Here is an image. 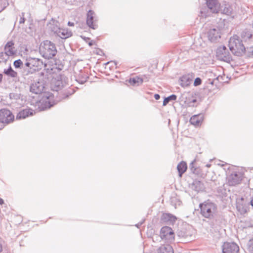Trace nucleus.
<instances>
[{
    "label": "nucleus",
    "instance_id": "4c0bfd02",
    "mask_svg": "<svg viewBox=\"0 0 253 253\" xmlns=\"http://www.w3.org/2000/svg\"><path fill=\"white\" fill-rule=\"evenodd\" d=\"M3 128V126L2 125H0V130H1Z\"/></svg>",
    "mask_w": 253,
    "mask_h": 253
},
{
    "label": "nucleus",
    "instance_id": "f8f14e48",
    "mask_svg": "<svg viewBox=\"0 0 253 253\" xmlns=\"http://www.w3.org/2000/svg\"><path fill=\"white\" fill-rule=\"evenodd\" d=\"M63 86L62 78L60 75H57L52 79L51 81V87L52 90L58 91Z\"/></svg>",
    "mask_w": 253,
    "mask_h": 253
},
{
    "label": "nucleus",
    "instance_id": "9d476101",
    "mask_svg": "<svg viewBox=\"0 0 253 253\" xmlns=\"http://www.w3.org/2000/svg\"><path fill=\"white\" fill-rule=\"evenodd\" d=\"M239 246L234 243H224L222 246V253H238Z\"/></svg>",
    "mask_w": 253,
    "mask_h": 253
},
{
    "label": "nucleus",
    "instance_id": "1a4fd4ad",
    "mask_svg": "<svg viewBox=\"0 0 253 253\" xmlns=\"http://www.w3.org/2000/svg\"><path fill=\"white\" fill-rule=\"evenodd\" d=\"M217 57L221 60H229L231 58L230 54L225 46L219 47L216 50Z\"/></svg>",
    "mask_w": 253,
    "mask_h": 253
},
{
    "label": "nucleus",
    "instance_id": "423d86ee",
    "mask_svg": "<svg viewBox=\"0 0 253 253\" xmlns=\"http://www.w3.org/2000/svg\"><path fill=\"white\" fill-rule=\"evenodd\" d=\"M14 120V115L12 112L7 109L0 110V122L8 125L12 123Z\"/></svg>",
    "mask_w": 253,
    "mask_h": 253
},
{
    "label": "nucleus",
    "instance_id": "c9c22d12",
    "mask_svg": "<svg viewBox=\"0 0 253 253\" xmlns=\"http://www.w3.org/2000/svg\"><path fill=\"white\" fill-rule=\"evenodd\" d=\"M2 74H0V83L2 82Z\"/></svg>",
    "mask_w": 253,
    "mask_h": 253
},
{
    "label": "nucleus",
    "instance_id": "20e7f679",
    "mask_svg": "<svg viewBox=\"0 0 253 253\" xmlns=\"http://www.w3.org/2000/svg\"><path fill=\"white\" fill-rule=\"evenodd\" d=\"M244 175V172L240 168L236 169L227 177V183L229 186H235L242 182Z\"/></svg>",
    "mask_w": 253,
    "mask_h": 253
},
{
    "label": "nucleus",
    "instance_id": "c85d7f7f",
    "mask_svg": "<svg viewBox=\"0 0 253 253\" xmlns=\"http://www.w3.org/2000/svg\"><path fill=\"white\" fill-rule=\"evenodd\" d=\"M201 84H202V80L200 78H197L195 79L194 82V86H196L199 85Z\"/></svg>",
    "mask_w": 253,
    "mask_h": 253
},
{
    "label": "nucleus",
    "instance_id": "4be33fe9",
    "mask_svg": "<svg viewBox=\"0 0 253 253\" xmlns=\"http://www.w3.org/2000/svg\"><path fill=\"white\" fill-rule=\"evenodd\" d=\"M187 166L186 163L184 161H181L179 163L177 166V169L179 173L180 177L182 176L183 173H184L187 170Z\"/></svg>",
    "mask_w": 253,
    "mask_h": 253
},
{
    "label": "nucleus",
    "instance_id": "473e14b6",
    "mask_svg": "<svg viewBox=\"0 0 253 253\" xmlns=\"http://www.w3.org/2000/svg\"><path fill=\"white\" fill-rule=\"evenodd\" d=\"M154 98H155V99L156 100H158V99H160V95H159L158 94H155V95H154Z\"/></svg>",
    "mask_w": 253,
    "mask_h": 253
},
{
    "label": "nucleus",
    "instance_id": "2f4dec72",
    "mask_svg": "<svg viewBox=\"0 0 253 253\" xmlns=\"http://www.w3.org/2000/svg\"><path fill=\"white\" fill-rule=\"evenodd\" d=\"M170 100H169V99L167 97L166 98H165L164 101H163V105L164 106H166L168 103L169 102V101Z\"/></svg>",
    "mask_w": 253,
    "mask_h": 253
},
{
    "label": "nucleus",
    "instance_id": "cd10ccee",
    "mask_svg": "<svg viewBox=\"0 0 253 253\" xmlns=\"http://www.w3.org/2000/svg\"><path fill=\"white\" fill-rule=\"evenodd\" d=\"M22 65L23 62L21 59L16 60L13 63V65L15 68H20Z\"/></svg>",
    "mask_w": 253,
    "mask_h": 253
},
{
    "label": "nucleus",
    "instance_id": "39448f33",
    "mask_svg": "<svg viewBox=\"0 0 253 253\" xmlns=\"http://www.w3.org/2000/svg\"><path fill=\"white\" fill-rule=\"evenodd\" d=\"M55 104L54 95L50 92H45L41 101V107L42 109L50 108Z\"/></svg>",
    "mask_w": 253,
    "mask_h": 253
},
{
    "label": "nucleus",
    "instance_id": "a19ab883",
    "mask_svg": "<svg viewBox=\"0 0 253 253\" xmlns=\"http://www.w3.org/2000/svg\"><path fill=\"white\" fill-rule=\"evenodd\" d=\"M99 52L100 53H101L102 52V51L100 49H99Z\"/></svg>",
    "mask_w": 253,
    "mask_h": 253
},
{
    "label": "nucleus",
    "instance_id": "f3484780",
    "mask_svg": "<svg viewBox=\"0 0 253 253\" xmlns=\"http://www.w3.org/2000/svg\"><path fill=\"white\" fill-rule=\"evenodd\" d=\"M221 32L219 29H213L209 33V38L211 41H214L221 37Z\"/></svg>",
    "mask_w": 253,
    "mask_h": 253
},
{
    "label": "nucleus",
    "instance_id": "a211bd4d",
    "mask_svg": "<svg viewBox=\"0 0 253 253\" xmlns=\"http://www.w3.org/2000/svg\"><path fill=\"white\" fill-rule=\"evenodd\" d=\"M207 5L213 12L217 13L220 9V4L217 0H209L207 1Z\"/></svg>",
    "mask_w": 253,
    "mask_h": 253
},
{
    "label": "nucleus",
    "instance_id": "412c9836",
    "mask_svg": "<svg viewBox=\"0 0 253 253\" xmlns=\"http://www.w3.org/2000/svg\"><path fill=\"white\" fill-rule=\"evenodd\" d=\"M58 35L62 39H67L72 36V33L68 29H62L59 31Z\"/></svg>",
    "mask_w": 253,
    "mask_h": 253
},
{
    "label": "nucleus",
    "instance_id": "aec40b11",
    "mask_svg": "<svg viewBox=\"0 0 253 253\" xmlns=\"http://www.w3.org/2000/svg\"><path fill=\"white\" fill-rule=\"evenodd\" d=\"M161 218L164 222H169L172 223L175 222L177 219L175 216L168 213H163Z\"/></svg>",
    "mask_w": 253,
    "mask_h": 253
},
{
    "label": "nucleus",
    "instance_id": "f257e3e1",
    "mask_svg": "<svg viewBox=\"0 0 253 253\" xmlns=\"http://www.w3.org/2000/svg\"><path fill=\"white\" fill-rule=\"evenodd\" d=\"M228 46L230 51L236 56H241L246 52V48L242 41L236 35L230 38Z\"/></svg>",
    "mask_w": 253,
    "mask_h": 253
},
{
    "label": "nucleus",
    "instance_id": "c756f323",
    "mask_svg": "<svg viewBox=\"0 0 253 253\" xmlns=\"http://www.w3.org/2000/svg\"><path fill=\"white\" fill-rule=\"evenodd\" d=\"M25 21V19L24 18V14H22V15L20 17V20H19V23L20 24H24Z\"/></svg>",
    "mask_w": 253,
    "mask_h": 253
},
{
    "label": "nucleus",
    "instance_id": "ddd939ff",
    "mask_svg": "<svg viewBox=\"0 0 253 253\" xmlns=\"http://www.w3.org/2000/svg\"><path fill=\"white\" fill-rule=\"evenodd\" d=\"M236 207L237 210L241 214L247 213L249 211V208L243 197L237 199Z\"/></svg>",
    "mask_w": 253,
    "mask_h": 253
},
{
    "label": "nucleus",
    "instance_id": "4468645a",
    "mask_svg": "<svg viewBox=\"0 0 253 253\" xmlns=\"http://www.w3.org/2000/svg\"><path fill=\"white\" fill-rule=\"evenodd\" d=\"M14 42L13 41L8 42L4 46V52L7 56H13L16 53V50L14 46Z\"/></svg>",
    "mask_w": 253,
    "mask_h": 253
},
{
    "label": "nucleus",
    "instance_id": "f704fd0d",
    "mask_svg": "<svg viewBox=\"0 0 253 253\" xmlns=\"http://www.w3.org/2000/svg\"><path fill=\"white\" fill-rule=\"evenodd\" d=\"M4 203V201L2 199H0V204L2 205Z\"/></svg>",
    "mask_w": 253,
    "mask_h": 253
},
{
    "label": "nucleus",
    "instance_id": "7c9ffc66",
    "mask_svg": "<svg viewBox=\"0 0 253 253\" xmlns=\"http://www.w3.org/2000/svg\"><path fill=\"white\" fill-rule=\"evenodd\" d=\"M169 100H175L176 99V96L175 95H171L168 97Z\"/></svg>",
    "mask_w": 253,
    "mask_h": 253
},
{
    "label": "nucleus",
    "instance_id": "ea45409f",
    "mask_svg": "<svg viewBox=\"0 0 253 253\" xmlns=\"http://www.w3.org/2000/svg\"><path fill=\"white\" fill-rule=\"evenodd\" d=\"M97 54L101 55V53H100L99 50L98 51Z\"/></svg>",
    "mask_w": 253,
    "mask_h": 253
},
{
    "label": "nucleus",
    "instance_id": "a878e982",
    "mask_svg": "<svg viewBox=\"0 0 253 253\" xmlns=\"http://www.w3.org/2000/svg\"><path fill=\"white\" fill-rule=\"evenodd\" d=\"M252 34L249 31H244L241 34V37L244 40L250 39L252 38Z\"/></svg>",
    "mask_w": 253,
    "mask_h": 253
},
{
    "label": "nucleus",
    "instance_id": "5701e85b",
    "mask_svg": "<svg viewBox=\"0 0 253 253\" xmlns=\"http://www.w3.org/2000/svg\"><path fill=\"white\" fill-rule=\"evenodd\" d=\"M129 84L131 85H139L142 84L143 80L139 77H135L134 78H130L128 81Z\"/></svg>",
    "mask_w": 253,
    "mask_h": 253
},
{
    "label": "nucleus",
    "instance_id": "2eb2a0df",
    "mask_svg": "<svg viewBox=\"0 0 253 253\" xmlns=\"http://www.w3.org/2000/svg\"><path fill=\"white\" fill-rule=\"evenodd\" d=\"M204 119L203 114H200L193 116L190 120L191 124L195 126H200L202 125Z\"/></svg>",
    "mask_w": 253,
    "mask_h": 253
},
{
    "label": "nucleus",
    "instance_id": "6ab92c4d",
    "mask_svg": "<svg viewBox=\"0 0 253 253\" xmlns=\"http://www.w3.org/2000/svg\"><path fill=\"white\" fill-rule=\"evenodd\" d=\"M33 112L30 109H26L19 112L16 115L17 119H24L26 118L32 116Z\"/></svg>",
    "mask_w": 253,
    "mask_h": 253
},
{
    "label": "nucleus",
    "instance_id": "dca6fc26",
    "mask_svg": "<svg viewBox=\"0 0 253 253\" xmlns=\"http://www.w3.org/2000/svg\"><path fill=\"white\" fill-rule=\"evenodd\" d=\"M44 86L43 84L39 82L33 84L30 87V90L34 93L40 94L43 90Z\"/></svg>",
    "mask_w": 253,
    "mask_h": 253
},
{
    "label": "nucleus",
    "instance_id": "6e6552de",
    "mask_svg": "<svg viewBox=\"0 0 253 253\" xmlns=\"http://www.w3.org/2000/svg\"><path fill=\"white\" fill-rule=\"evenodd\" d=\"M97 18L94 12L91 10L88 11L86 17V24L89 28L95 29L97 27Z\"/></svg>",
    "mask_w": 253,
    "mask_h": 253
},
{
    "label": "nucleus",
    "instance_id": "7ed1b4c3",
    "mask_svg": "<svg viewBox=\"0 0 253 253\" xmlns=\"http://www.w3.org/2000/svg\"><path fill=\"white\" fill-rule=\"evenodd\" d=\"M200 213L201 215L206 218H211L217 211L216 205L208 200L200 204Z\"/></svg>",
    "mask_w": 253,
    "mask_h": 253
},
{
    "label": "nucleus",
    "instance_id": "393cba45",
    "mask_svg": "<svg viewBox=\"0 0 253 253\" xmlns=\"http://www.w3.org/2000/svg\"><path fill=\"white\" fill-rule=\"evenodd\" d=\"M192 80L187 76H183L180 79V85L182 87H187L190 85Z\"/></svg>",
    "mask_w": 253,
    "mask_h": 253
},
{
    "label": "nucleus",
    "instance_id": "58836bf2",
    "mask_svg": "<svg viewBox=\"0 0 253 253\" xmlns=\"http://www.w3.org/2000/svg\"><path fill=\"white\" fill-rule=\"evenodd\" d=\"M251 204L253 207V199L251 201Z\"/></svg>",
    "mask_w": 253,
    "mask_h": 253
},
{
    "label": "nucleus",
    "instance_id": "bb28decb",
    "mask_svg": "<svg viewBox=\"0 0 253 253\" xmlns=\"http://www.w3.org/2000/svg\"><path fill=\"white\" fill-rule=\"evenodd\" d=\"M4 73L8 76H10L12 77H15L17 75L16 72L14 71L11 67L6 70L4 71Z\"/></svg>",
    "mask_w": 253,
    "mask_h": 253
},
{
    "label": "nucleus",
    "instance_id": "b1692460",
    "mask_svg": "<svg viewBox=\"0 0 253 253\" xmlns=\"http://www.w3.org/2000/svg\"><path fill=\"white\" fill-rule=\"evenodd\" d=\"M159 253H173V250L169 245H162L159 249Z\"/></svg>",
    "mask_w": 253,
    "mask_h": 253
},
{
    "label": "nucleus",
    "instance_id": "37998d69",
    "mask_svg": "<svg viewBox=\"0 0 253 253\" xmlns=\"http://www.w3.org/2000/svg\"><path fill=\"white\" fill-rule=\"evenodd\" d=\"M196 162V160H194V162H193V163H194V162Z\"/></svg>",
    "mask_w": 253,
    "mask_h": 253
},
{
    "label": "nucleus",
    "instance_id": "9b49d317",
    "mask_svg": "<svg viewBox=\"0 0 253 253\" xmlns=\"http://www.w3.org/2000/svg\"><path fill=\"white\" fill-rule=\"evenodd\" d=\"M40 60L38 59H33L25 63V66L28 68V72L32 74L36 71H38L40 69L39 64Z\"/></svg>",
    "mask_w": 253,
    "mask_h": 253
},
{
    "label": "nucleus",
    "instance_id": "79ce46f5",
    "mask_svg": "<svg viewBox=\"0 0 253 253\" xmlns=\"http://www.w3.org/2000/svg\"><path fill=\"white\" fill-rule=\"evenodd\" d=\"M193 101L194 102H196V100H193Z\"/></svg>",
    "mask_w": 253,
    "mask_h": 253
},
{
    "label": "nucleus",
    "instance_id": "72a5a7b5",
    "mask_svg": "<svg viewBox=\"0 0 253 253\" xmlns=\"http://www.w3.org/2000/svg\"><path fill=\"white\" fill-rule=\"evenodd\" d=\"M68 25L69 26H74V23L73 22H68Z\"/></svg>",
    "mask_w": 253,
    "mask_h": 253
},
{
    "label": "nucleus",
    "instance_id": "f03ea898",
    "mask_svg": "<svg viewBox=\"0 0 253 253\" xmlns=\"http://www.w3.org/2000/svg\"><path fill=\"white\" fill-rule=\"evenodd\" d=\"M39 50L41 54L45 59H51L57 53L55 44L49 41H43L40 44Z\"/></svg>",
    "mask_w": 253,
    "mask_h": 253
},
{
    "label": "nucleus",
    "instance_id": "e433bc0d",
    "mask_svg": "<svg viewBox=\"0 0 253 253\" xmlns=\"http://www.w3.org/2000/svg\"><path fill=\"white\" fill-rule=\"evenodd\" d=\"M89 46H91L93 44V42L91 41L88 43Z\"/></svg>",
    "mask_w": 253,
    "mask_h": 253
},
{
    "label": "nucleus",
    "instance_id": "0eeeda50",
    "mask_svg": "<svg viewBox=\"0 0 253 253\" xmlns=\"http://www.w3.org/2000/svg\"><path fill=\"white\" fill-rule=\"evenodd\" d=\"M163 239L172 240L174 239V233L171 228L169 226H164L162 228L160 234Z\"/></svg>",
    "mask_w": 253,
    "mask_h": 253
}]
</instances>
